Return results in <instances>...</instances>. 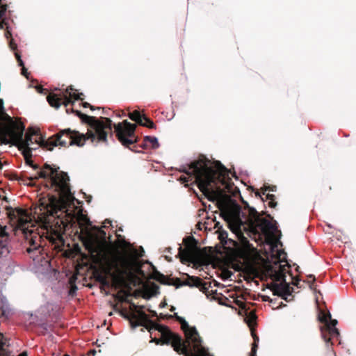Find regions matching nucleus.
Listing matches in <instances>:
<instances>
[{"label":"nucleus","mask_w":356,"mask_h":356,"mask_svg":"<svg viewBox=\"0 0 356 356\" xmlns=\"http://www.w3.org/2000/svg\"><path fill=\"white\" fill-rule=\"evenodd\" d=\"M55 87L49 94L47 100L51 107L58 109L63 104L67 113H75L88 125L86 134L70 128L60 130L49 138L45 133L36 125L30 124L26 128V120L24 118V168H26L35 173H31L24 169V178H70L67 172L60 170L56 165L44 163L42 153L51 151L56 146L66 147L76 145L82 147L89 140L94 145L99 143L108 144V131L115 130V136L121 144L133 150L131 145L138 141L136 126L127 120L115 123L106 117L90 116L79 110L68 108V105L74 106L76 101H81L79 106L83 108L94 107L88 102H83L84 95L71 85L65 88Z\"/></svg>","instance_id":"f257e3e1"},{"label":"nucleus","mask_w":356,"mask_h":356,"mask_svg":"<svg viewBox=\"0 0 356 356\" xmlns=\"http://www.w3.org/2000/svg\"><path fill=\"white\" fill-rule=\"evenodd\" d=\"M187 185L193 179H179ZM200 191L209 201L215 202L220 216L227 223L230 230L236 235L242 234L245 214L236 198L241 197L239 188L232 179H193Z\"/></svg>","instance_id":"f03ea898"},{"label":"nucleus","mask_w":356,"mask_h":356,"mask_svg":"<svg viewBox=\"0 0 356 356\" xmlns=\"http://www.w3.org/2000/svg\"><path fill=\"white\" fill-rule=\"evenodd\" d=\"M174 316L181 324L186 340L184 341L180 336L172 333L167 326L148 320L149 325L147 329L151 334V341L159 344L162 340L163 343H171L175 351L184 356H212L209 355L208 349L202 346V341L196 328L190 326L177 313L174 314Z\"/></svg>","instance_id":"7ed1b4c3"},{"label":"nucleus","mask_w":356,"mask_h":356,"mask_svg":"<svg viewBox=\"0 0 356 356\" xmlns=\"http://www.w3.org/2000/svg\"><path fill=\"white\" fill-rule=\"evenodd\" d=\"M70 179H44V188L47 191V199L41 202L40 211L42 215L60 218L63 214L73 220L82 215V209L72 194Z\"/></svg>","instance_id":"20e7f679"},{"label":"nucleus","mask_w":356,"mask_h":356,"mask_svg":"<svg viewBox=\"0 0 356 356\" xmlns=\"http://www.w3.org/2000/svg\"><path fill=\"white\" fill-rule=\"evenodd\" d=\"M168 170L183 174L179 178H239L234 166L228 168L221 161L209 159L203 154L187 159L179 168L171 167Z\"/></svg>","instance_id":"39448f33"},{"label":"nucleus","mask_w":356,"mask_h":356,"mask_svg":"<svg viewBox=\"0 0 356 356\" xmlns=\"http://www.w3.org/2000/svg\"><path fill=\"white\" fill-rule=\"evenodd\" d=\"M268 264L266 266V274L272 280L270 289L275 296H280L286 301L292 298L293 288L286 281V273L289 267L286 262V254L277 248V245H271L270 257H268Z\"/></svg>","instance_id":"423d86ee"},{"label":"nucleus","mask_w":356,"mask_h":356,"mask_svg":"<svg viewBox=\"0 0 356 356\" xmlns=\"http://www.w3.org/2000/svg\"><path fill=\"white\" fill-rule=\"evenodd\" d=\"M9 227L0 225V257L10 252L9 242L22 245V208L11 209L8 211Z\"/></svg>","instance_id":"0eeeda50"},{"label":"nucleus","mask_w":356,"mask_h":356,"mask_svg":"<svg viewBox=\"0 0 356 356\" xmlns=\"http://www.w3.org/2000/svg\"><path fill=\"white\" fill-rule=\"evenodd\" d=\"M0 144L16 146L22 152V122L15 121L5 111L3 101L0 99Z\"/></svg>","instance_id":"6e6552de"},{"label":"nucleus","mask_w":356,"mask_h":356,"mask_svg":"<svg viewBox=\"0 0 356 356\" xmlns=\"http://www.w3.org/2000/svg\"><path fill=\"white\" fill-rule=\"evenodd\" d=\"M24 248H26V252L29 254L30 257L35 261L38 259L40 254V245L38 243L40 236L37 233L33 232L32 230L28 229L26 226L29 216V213L26 209L24 207Z\"/></svg>","instance_id":"1a4fd4ad"},{"label":"nucleus","mask_w":356,"mask_h":356,"mask_svg":"<svg viewBox=\"0 0 356 356\" xmlns=\"http://www.w3.org/2000/svg\"><path fill=\"white\" fill-rule=\"evenodd\" d=\"M319 321L324 323V326L321 328V336L325 343L328 344L331 339L337 338L339 336V332L336 327L337 320L331 319L330 313L321 312L318 315Z\"/></svg>","instance_id":"9d476101"},{"label":"nucleus","mask_w":356,"mask_h":356,"mask_svg":"<svg viewBox=\"0 0 356 356\" xmlns=\"http://www.w3.org/2000/svg\"><path fill=\"white\" fill-rule=\"evenodd\" d=\"M85 246L86 250L97 258L104 259L106 257L108 250L104 240L101 241L97 237L90 236L85 242Z\"/></svg>","instance_id":"9b49d317"},{"label":"nucleus","mask_w":356,"mask_h":356,"mask_svg":"<svg viewBox=\"0 0 356 356\" xmlns=\"http://www.w3.org/2000/svg\"><path fill=\"white\" fill-rule=\"evenodd\" d=\"M0 314L4 316H7L10 314L8 302L6 298L1 297H0ZM8 347V339L0 332V356H13L11 355ZM17 356H22V353H19Z\"/></svg>","instance_id":"f8f14e48"},{"label":"nucleus","mask_w":356,"mask_h":356,"mask_svg":"<svg viewBox=\"0 0 356 356\" xmlns=\"http://www.w3.org/2000/svg\"><path fill=\"white\" fill-rule=\"evenodd\" d=\"M124 116H128L130 120L134 121L137 124L147 127L150 129H156V124L145 113L140 111H129V114L122 113L118 115V117L121 118Z\"/></svg>","instance_id":"ddd939ff"},{"label":"nucleus","mask_w":356,"mask_h":356,"mask_svg":"<svg viewBox=\"0 0 356 356\" xmlns=\"http://www.w3.org/2000/svg\"><path fill=\"white\" fill-rule=\"evenodd\" d=\"M7 9L8 5L6 0H0V29H6L5 36L9 38L11 36V33L8 30Z\"/></svg>","instance_id":"4468645a"},{"label":"nucleus","mask_w":356,"mask_h":356,"mask_svg":"<svg viewBox=\"0 0 356 356\" xmlns=\"http://www.w3.org/2000/svg\"><path fill=\"white\" fill-rule=\"evenodd\" d=\"M23 74L24 78H25L28 81V88H34L36 90V91L40 94H47V89L40 84H39L36 79L32 78L31 72H29L24 63Z\"/></svg>","instance_id":"2eb2a0df"},{"label":"nucleus","mask_w":356,"mask_h":356,"mask_svg":"<svg viewBox=\"0 0 356 356\" xmlns=\"http://www.w3.org/2000/svg\"><path fill=\"white\" fill-rule=\"evenodd\" d=\"M182 284L191 287L196 286L200 288V289L203 291L207 290V284L206 282H203L202 279L198 277L195 276H189L187 275L186 278L183 280Z\"/></svg>","instance_id":"dca6fc26"},{"label":"nucleus","mask_w":356,"mask_h":356,"mask_svg":"<svg viewBox=\"0 0 356 356\" xmlns=\"http://www.w3.org/2000/svg\"><path fill=\"white\" fill-rule=\"evenodd\" d=\"M129 261L124 257H116L115 261L113 264V267L122 274H126L130 269Z\"/></svg>","instance_id":"f3484780"},{"label":"nucleus","mask_w":356,"mask_h":356,"mask_svg":"<svg viewBox=\"0 0 356 356\" xmlns=\"http://www.w3.org/2000/svg\"><path fill=\"white\" fill-rule=\"evenodd\" d=\"M143 145L152 149H156L160 146L158 138L154 136H145L143 138Z\"/></svg>","instance_id":"a211bd4d"},{"label":"nucleus","mask_w":356,"mask_h":356,"mask_svg":"<svg viewBox=\"0 0 356 356\" xmlns=\"http://www.w3.org/2000/svg\"><path fill=\"white\" fill-rule=\"evenodd\" d=\"M9 46L10 49L15 51V55L19 65L22 67V59L21 58V55L19 52L17 50V44L14 42L13 39L10 41ZM20 74H22V67H21L20 69Z\"/></svg>","instance_id":"6ab92c4d"},{"label":"nucleus","mask_w":356,"mask_h":356,"mask_svg":"<svg viewBox=\"0 0 356 356\" xmlns=\"http://www.w3.org/2000/svg\"><path fill=\"white\" fill-rule=\"evenodd\" d=\"M268 191L267 188H265L264 191H263V195H266V198L268 200V206L271 208H275L277 205V202L275 201V196L273 194L266 193V191Z\"/></svg>","instance_id":"aec40b11"},{"label":"nucleus","mask_w":356,"mask_h":356,"mask_svg":"<svg viewBox=\"0 0 356 356\" xmlns=\"http://www.w3.org/2000/svg\"><path fill=\"white\" fill-rule=\"evenodd\" d=\"M96 280L102 284L103 286H108L109 282L106 275H103L101 273H98L96 275Z\"/></svg>","instance_id":"412c9836"},{"label":"nucleus","mask_w":356,"mask_h":356,"mask_svg":"<svg viewBox=\"0 0 356 356\" xmlns=\"http://www.w3.org/2000/svg\"><path fill=\"white\" fill-rule=\"evenodd\" d=\"M263 225L266 229L273 232L277 230V226L274 223L268 220H264Z\"/></svg>","instance_id":"4be33fe9"},{"label":"nucleus","mask_w":356,"mask_h":356,"mask_svg":"<svg viewBox=\"0 0 356 356\" xmlns=\"http://www.w3.org/2000/svg\"><path fill=\"white\" fill-rule=\"evenodd\" d=\"M253 338H254V343H252V347L251 355L250 356H256L257 348V343L259 341V337H258L253 335Z\"/></svg>","instance_id":"5701e85b"},{"label":"nucleus","mask_w":356,"mask_h":356,"mask_svg":"<svg viewBox=\"0 0 356 356\" xmlns=\"http://www.w3.org/2000/svg\"><path fill=\"white\" fill-rule=\"evenodd\" d=\"M238 174H239L240 176H246V177H249L250 176L249 173L245 170H240V171L238 172Z\"/></svg>","instance_id":"b1692460"},{"label":"nucleus","mask_w":356,"mask_h":356,"mask_svg":"<svg viewBox=\"0 0 356 356\" xmlns=\"http://www.w3.org/2000/svg\"><path fill=\"white\" fill-rule=\"evenodd\" d=\"M76 289H77V287L76 286H72L71 288V289L70 290V294L73 295L75 293Z\"/></svg>","instance_id":"393cba45"},{"label":"nucleus","mask_w":356,"mask_h":356,"mask_svg":"<svg viewBox=\"0 0 356 356\" xmlns=\"http://www.w3.org/2000/svg\"><path fill=\"white\" fill-rule=\"evenodd\" d=\"M131 326H132L133 327H138V326H139V325H141V323H135V322H134V321H131Z\"/></svg>","instance_id":"a878e982"},{"label":"nucleus","mask_w":356,"mask_h":356,"mask_svg":"<svg viewBox=\"0 0 356 356\" xmlns=\"http://www.w3.org/2000/svg\"><path fill=\"white\" fill-rule=\"evenodd\" d=\"M111 222L109 220H106L104 221V225H103V227H106L108 226L107 225H111Z\"/></svg>","instance_id":"bb28decb"},{"label":"nucleus","mask_w":356,"mask_h":356,"mask_svg":"<svg viewBox=\"0 0 356 356\" xmlns=\"http://www.w3.org/2000/svg\"><path fill=\"white\" fill-rule=\"evenodd\" d=\"M141 316H142L143 318H144L145 320H147V316L145 313H143V312L141 313Z\"/></svg>","instance_id":"cd10ccee"},{"label":"nucleus","mask_w":356,"mask_h":356,"mask_svg":"<svg viewBox=\"0 0 356 356\" xmlns=\"http://www.w3.org/2000/svg\"><path fill=\"white\" fill-rule=\"evenodd\" d=\"M308 277H309V278H312V279H313V281H314V280H315V277H314V276L313 275H309Z\"/></svg>","instance_id":"c85d7f7f"},{"label":"nucleus","mask_w":356,"mask_h":356,"mask_svg":"<svg viewBox=\"0 0 356 356\" xmlns=\"http://www.w3.org/2000/svg\"><path fill=\"white\" fill-rule=\"evenodd\" d=\"M236 181H238L241 184H245L243 181V179H235Z\"/></svg>","instance_id":"c756f323"},{"label":"nucleus","mask_w":356,"mask_h":356,"mask_svg":"<svg viewBox=\"0 0 356 356\" xmlns=\"http://www.w3.org/2000/svg\"><path fill=\"white\" fill-rule=\"evenodd\" d=\"M275 188H276L275 186H273V187L271 188V190H270V191H275Z\"/></svg>","instance_id":"7c9ffc66"},{"label":"nucleus","mask_w":356,"mask_h":356,"mask_svg":"<svg viewBox=\"0 0 356 356\" xmlns=\"http://www.w3.org/2000/svg\"><path fill=\"white\" fill-rule=\"evenodd\" d=\"M23 355L24 356H27V353L26 351H24Z\"/></svg>","instance_id":"2f4dec72"},{"label":"nucleus","mask_w":356,"mask_h":356,"mask_svg":"<svg viewBox=\"0 0 356 356\" xmlns=\"http://www.w3.org/2000/svg\"><path fill=\"white\" fill-rule=\"evenodd\" d=\"M170 310L173 312L174 310H175V308L174 307H172Z\"/></svg>","instance_id":"473e14b6"},{"label":"nucleus","mask_w":356,"mask_h":356,"mask_svg":"<svg viewBox=\"0 0 356 356\" xmlns=\"http://www.w3.org/2000/svg\"><path fill=\"white\" fill-rule=\"evenodd\" d=\"M169 176H173L174 175V173H169L168 174Z\"/></svg>","instance_id":"72a5a7b5"},{"label":"nucleus","mask_w":356,"mask_h":356,"mask_svg":"<svg viewBox=\"0 0 356 356\" xmlns=\"http://www.w3.org/2000/svg\"><path fill=\"white\" fill-rule=\"evenodd\" d=\"M12 178H15V179H17L18 178L17 177L15 176V177H13ZM19 178H22V177H19Z\"/></svg>","instance_id":"f704fd0d"},{"label":"nucleus","mask_w":356,"mask_h":356,"mask_svg":"<svg viewBox=\"0 0 356 356\" xmlns=\"http://www.w3.org/2000/svg\"><path fill=\"white\" fill-rule=\"evenodd\" d=\"M138 257H143V254H142V253H140V254H138Z\"/></svg>","instance_id":"c9c22d12"},{"label":"nucleus","mask_w":356,"mask_h":356,"mask_svg":"<svg viewBox=\"0 0 356 356\" xmlns=\"http://www.w3.org/2000/svg\"><path fill=\"white\" fill-rule=\"evenodd\" d=\"M140 250H141V252L143 253L144 250H143V248L142 247H140Z\"/></svg>","instance_id":"e433bc0d"},{"label":"nucleus","mask_w":356,"mask_h":356,"mask_svg":"<svg viewBox=\"0 0 356 356\" xmlns=\"http://www.w3.org/2000/svg\"><path fill=\"white\" fill-rule=\"evenodd\" d=\"M113 134H111V136H110V138H113Z\"/></svg>","instance_id":"4c0bfd02"},{"label":"nucleus","mask_w":356,"mask_h":356,"mask_svg":"<svg viewBox=\"0 0 356 356\" xmlns=\"http://www.w3.org/2000/svg\"><path fill=\"white\" fill-rule=\"evenodd\" d=\"M25 180H26L25 179H23V181H24V184H26V183H25Z\"/></svg>","instance_id":"58836bf2"},{"label":"nucleus","mask_w":356,"mask_h":356,"mask_svg":"<svg viewBox=\"0 0 356 356\" xmlns=\"http://www.w3.org/2000/svg\"><path fill=\"white\" fill-rule=\"evenodd\" d=\"M10 180H11V181H15V179H10ZM18 180H19V181H20L21 179H18Z\"/></svg>","instance_id":"ea45409f"},{"label":"nucleus","mask_w":356,"mask_h":356,"mask_svg":"<svg viewBox=\"0 0 356 356\" xmlns=\"http://www.w3.org/2000/svg\"><path fill=\"white\" fill-rule=\"evenodd\" d=\"M165 303H162L163 307H165Z\"/></svg>","instance_id":"a19ab883"},{"label":"nucleus","mask_w":356,"mask_h":356,"mask_svg":"<svg viewBox=\"0 0 356 356\" xmlns=\"http://www.w3.org/2000/svg\"><path fill=\"white\" fill-rule=\"evenodd\" d=\"M165 303H162L163 307H165Z\"/></svg>","instance_id":"79ce46f5"},{"label":"nucleus","mask_w":356,"mask_h":356,"mask_svg":"<svg viewBox=\"0 0 356 356\" xmlns=\"http://www.w3.org/2000/svg\"><path fill=\"white\" fill-rule=\"evenodd\" d=\"M66 356H68V355H66Z\"/></svg>","instance_id":"37998d69"}]
</instances>
